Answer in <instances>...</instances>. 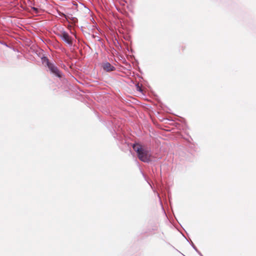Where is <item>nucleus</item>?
Returning <instances> with one entry per match:
<instances>
[{"label":"nucleus","mask_w":256,"mask_h":256,"mask_svg":"<svg viewBox=\"0 0 256 256\" xmlns=\"http://www.w3.org/2000/svg\"><path fill=\"white\" fill-rule=\"evenodd\" d=\"M132 148L136 152L138 157L141 161L146 162L150 161L151 154L147 148L138 144H134Z\"/></svg>","instance_id":"obj_1"},{"label":"nucleus","mask_w":256,"mask_h":256,"mask_svg":"<svg viewBox=\"0 0 256 256\" xmlns=\"http://www.w3.org/2000/svg\"><path fill=\"white\" fill-rule=\"evenodd\" d=\"M42 61L44 64H46L49 70L52 73H53L56 76L59 78L61 77L60 71L59 70L58 68L54 66V64L50 62L45 57L42 59Z\"/></svg>","instance_id":"obj_2"},{"label":"nucleus","mask_w":256,"mask_h":256,"mask_svg":"<svg viewBox=\"0 0 256 256\" xmlns=\"http://www.w3.org/2000/svg\"><path fill=\"white\" fill-rule=\"evenodd\" d=\"M57 34L69 45L72 46V38L65 31H60Z\"/></svg>","instance_id":"obj_3"},{"label":"nucleus","mask_w":256,"mask_h":256,"mask_svg":"<svg viewBox=\"0 0 256 256\" xmlns=\"http://www.w3.org/2000/svg\"><path fill=\"white\" fill-rule=\"evenodd\" d=\"M102 67L104 70L107 72H110L115 70L114 66H112L110 63L106 62L102 64Z\"/></svg>","instance_id":"obj_4"},{"label":"nucleus","mask_w":256,"mask_h":256,"mask_svg":"<svg viewBox=\"0 0 256 256\" xmlns=\"http://www.w3.org/2000/svg\"><path fill=\"white\" fill-rule=\"evenodd\" d=\"M34 10H36H36H37V8H34Z\"/></svg>","instance_id":"obj_5"}]
</instances>
